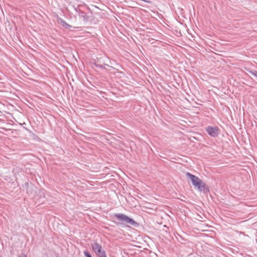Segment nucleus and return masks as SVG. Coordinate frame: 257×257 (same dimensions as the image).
<instances>
[{
    "label": "nucleus",
    "mask_w": 257,
    "mask_h": 257,
    "mask_svg": "<svg viewBox=\"0 0 257 257\" xmlns=\"http://www.w3.org/2000/svg\"><path fill=\"white\" fill-rule=\"evenodd\" d=\"M254 76H255L256 77H257V74H255V73H254L253 74Z\"/></svg>",
    "instance_id": "7"
},
{
    "label": "nucleus",
    "mask_w": 257,
    "mask_h": 257,
    "mask_svg": "<svg viewBox=\"0 0 257 257\" xmlns=\"http://www.w3.org/2000/svg\"><path fill=\"white\" fill-rule=\"evenodd\" d=\"M21 257H27V255L26 254H23Z\"/></svg>",
    "instance_id": "6"
},
{
    "label": "nucleus",
    "mask_w": 257,
    "mask_h": 257,
    "mask_svg": "<svg viewBox=\"0 0 257 257\" xmlns=\"http://www.w3.org/2000/svg\"><path fill=\"white\" fill-rule=\"evenodd\" d=\"M186 175L190 178L193 186L197 188L199 191H205V190H208V188L206 184L199 177L192 175L189 172L186 173Z\"/></svg>",
    "instance_id": "1"
},
{
    "label": "nucleus",
    "mask_w": 257,
    "mask_h": 257,
    "mask_svg": "<svg viewBox=\"0 0 257 257\" xmlns=\"http://www.w3.org/2000/svg\"><path fill=\"white\" fill-rule=\"evenodd\" d=\"M92 248L99 257H106L105 251L97 242H94L92 244Z\"/></svg>",
    "instance_id": "2"
},
{
    "label": "nucleus",
    "mask_w": 257,
    "mask_h": 257,
    "mask_svg": "<svg viewBox=\"0 0 257 257\" xmlns=\"http://www.w3.org/2000/svg\"><path fill=\"white\" fill-rule=\"evenodd\" d=\"M115 217L120 221H125L131 224H133L134 223V221L133 219L122 214H116Z\"/></svg>",
    "instance_id": "4"
},
{
    "label": "nucleus",
    "mask_w": 257,
    "mask_h": 257,
    "mask_svg": "<svg viewBox=\"0 0 257 257\" xmlns=\"http://www.w3.org/2000/svg\"><path fill=\"white\" fill-rule=\"evenodd\" d=\"M84 253L86 257H92L91 255L86 251H85Z\"/></svg>",
    "instance_id": "5"
},
{
    "label": "nucleus",
    "mask_w": 257,
    "mask_h": 257,
    "mask_svg": "<svg viewBox=\"0 0 257 257\" xmlns=\"http://www.w3.org/2000/svg\"><path fill=\"white\" fill-rule=\"evenodd\" d=\"M206 130L208 134L212 137H215L218 135V128L217 127L208 126Z\"/></svg>",
    "instance_id": "3"
}]
</instances>
